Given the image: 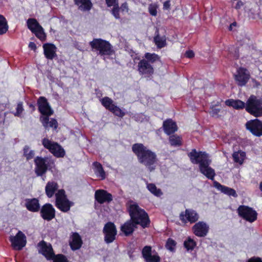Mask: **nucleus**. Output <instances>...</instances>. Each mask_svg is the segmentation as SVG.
Returning <instances> with one entry per match:
<instances>
[{"label": "nucleus", "instance_id": "nucleus-23", "mask_svg": "<svg viewBox=\"0 0 262 262\" xmlns=\"http://www.w3.org/2000/svg\"><path fill=\"white\" fill-rule=\"evenodd\" d=\"M213 186L217 189L220 190L222 192L229 196H232L233 197H237V194L234 189L224 185H222L220 183L216 181H214Z\"/></svg>", "mask_w": 262, "mask_h": 262}, {"label": "nucleus", "instance_id": "nucleus-62", "mask_svg": "<svg viewBox=\"0 0 262 262\" xmlns=\"http://www.w3.org/2000/svg\"><path fill=\"white\" fill-rule=\"evenodd\" d=\"M220 112V108H214L212 110V114L213 115H217Z\"/></svg>", "mask_w": 262, "mask_h": 262}, {"label": "nucleus", "instance_id": "nucleus-2", "mask_svg": "<svg viewBox=\"0 0 262 262\" xmlns=\"http://www.w3.org/2000/svg\"><path fill=\"white\" fill-rule=\"evenodd\" d=\"M190 161L193 164H199L200 172L207 179L214 180L216 174L213 168L210 166L211 160L209 154L205 151H198L195 149H192L188 154Z\"/></svg>", "mask_w": 262, "mask_h": 262}, {"label": "nucleus", "instance_id": "nucleus-21", "mask_svg": "<svg viewBox=\"0 0 262 262\" xmlns=\"http://www.w3.org/2000/svg\"><path fill=\"white\" fill-rule=\"evenodd\" d=\"M59 187L58 183L54 181H49L45 186V193L48 198H52Z\"/></svg>", "mask_w": 262, "mask_h": 262}, {"label": "nucleus", "instance_id": "nucleus-59", "mask_svg": "<svg viewBox=\"0 0 262 262\" xmlns=\"http://www.w3.org/2000/svg\"><path fill=\"white\" fill-rule=\"evenodd\" d=\"M29 48L31 50L35 51L36 49V46L34 42H30L29 43Z\"/></svg>", "mask_w": 262, "mask_h": 262}, {"label": "nucleus", "instance_id": "nucleus-14", "mask_svg": "<svg viewBox=\"0 0 262 262\" xmlns=\"http://www.w3.org/2000/svg\"><path fill=\"white\" fill-rule=\"evenodd\" d=\"M138 71L140 75L149 77L154 73L153 65L150 64L145 59H141L138 62Z\"/></svg>", "mask_w": 262, "mask_h": 262}, {"label": "nucleus", "instance_id": "nucleus-51", "mask_svg": "<svg viewBox=\"0 0 262 262\" xmlns=\"http://www.w3.org/2000/svg\"><path fill=\"white\" fill-rule=\"evenodd\" d=\"M208 230H194V233L195 235L199 237H204L207 234Z\"/></svg>", "mask_w": 262, "mask_h": 262}, {"label": "nucleus", "instance_id": "nucleus-56", "mask_svg": "<svg viewBox=\"0 0 262 262\" xmlns=\"http://www.w3.org/2000/svg\"><path fill=\"white\" fill-rule=\"evenodd\" d=\"M27 104L29 106V108L31 109L32 112H33L35 111L36 108L35 102H27Z\"/></svg>", "mask_w": 262, "mask_h": 262}, {"label": "nucleus", "instance_id": "nucleus-32", "mask_svg": "<svg viewBox=\"0 0 262 262\" xmlns=\"http://www.w3.org/2000/svg\"><path fill=\"white\" fill-rule=\"evenodd\" d=\"M144 57V59L151 65L157 61H160V57L156 53H146Z\"/></svg>", "mask_w": 262, "mask_h": 262}, {"label": "nucleus", "instance_id": "nucleus-26", "mask_svg": "<svg viewBox=\"0 0 262 262\" xmlns=\"http://www.w3.org/2000/svg\"><path fill=\"white\" fill-rule=\"evenodd\" d=\"M225 103L226 105L232 107L235 110L246 108V103L239 99H229L226 100Z\"/></svg>", "mask_w": 262, "mask_h": 262}, {"label": "nucleus", "instance_id": "nucleus-40", "mask_svg": "<svg viewBox=\"0 0 262 262\" xmlns=\"http://www.w3.org/2000/svg\"><path fill=\"white\" fill-rule=\"evenodd\" d=\"M184 246L187 250H192L196 246V243L190 237H188L184 243Z\"/></svg>", "mask_w": 262, "mask_h": 262}, {"label": "nucleus", "instance_id": "nucleus-6", "mask_svg": "<svg viewBox=\"0 0 262 262\" xmlns=\"http://www.w3.org/2000/svg\"><path fill=\"white\" fill-rule=\"evenodd\" d=\"M36 104L38 112L42 115L39 118L40 121L42 125H45L50 120L49 117L54 114V111L45 97H39L37 100Z\"/></svg>", "mask_w": 262, "mask_h": 262}, {"label": "nucleus", "instance_id": "nucleus-54", "mask_svg": "<svg viewBox=\"0 0 262 262\" xmlns=\"http://www.w3.org/2000/svg\"><path fill=\"white\" fill-rule=\"evenodd\" d=\"M184 55L187 58H191L194 57V53L192 50H189L186 51Z\"/></svg>", "mask_w": 262, "mask_h": 262}, {"label": "nucleus", "instance_id": "nucleus-8", "mask_svg": "<svg viewBox=\"0 0 262 262\" xmlns=\"http://www.w3.org/2000/svg\"><path fill=\"white\" fill-rule=\"evenodd\" d=\"M237 211L240 217L250 223L253 222L257 219V213L256 211L248 206L240 205Z\"/></svg>", "mask_w": 262, "mask_h": 262}, {"label": "nucleus", "instance_id": "nucleus-13", "mask_svg": "<svg viewBox=\"0 0 262 262\" xmlns=\"http://www.w3.org/2000/svg\"><path fill=\"white\" fill-rule=\"evenodd\" d=\"M246 127L255 136L260 137L262 135V121L258 119L247 121Z\"/></svg>", "mask_w": 262, "mask_h": 262}, {"label": "nucleus", "instance_id": "nucleus-39", "mask_svg": "<svg viewBox=\"0 0 262 262\" xmlns=\"http://www.w3.org/2000/svg\"><path fill=\"white\" fill-rule=\"evenodd\" d=\"M177 243L175 241L171 238H168L165 244V248L170 251L173 252L176 250Z\"/></svg>", "mask_w": 262, "mask_h": 262}, {"label": "nucleus", "instance_id": "nucleus-37", "mask_svg": "<svg viewBox=\"0 0 262 262\" xmlns=\"http://www.w3.org/2000/svg\"><path fill=\"white\" fill-rule=\"evenodd\" d=\"M169 141L171 145L173 146H179L182 145V138L177 135L170 136Z\"/></svg>", "mask_w": 262, "mask_h": 262}, {"label": "nucleus", "instance_id": "nucleus-52", "mask_svg": "<svg viewBox=\"0 0 262 262\" xmlns=\"http://www.w3.org/2000/svg\"><path fill=\"white\" fill-rule=\"evenodd\" d=\"M239 152H234L233 154H232V157H233V160L235 162H236V163H239L241 164H242L243 163V159L242 160H240L239 159Z\"/></svg>", "mask_w": 262, "mask_h": 262}, {"label": "nucleus", "instance_id": "nucleus-27", "mask_svg": "<svg viewBox=\"0 0 262 262\" xmlns=\"http://www.w3.org/2000/svg\"><path fill=\"white\" fill-rule=\"evenodd\" d=\"M49 151L57 158H63L66 155L64 149L57 142L53 144Z\"/></svg>", "mask_w": 262, "mask_h": 262}, {"label": "nucleus", "instance_id": "nucleus-50", "mask_svg": "<svg viewBox=\"0 0 262 262\" xmlns=\"http://www.w3.org/2000/svg\"><path fill=\"white\" fill-rule=\"evenodd\" d=\"M105 3L107 7H116L119 5L118 0H105Z\"/></svg>", "mask_w": 262, "mask_h": 262}, {"label": "nucleus", "instance_id": "nucleus-22", "mask_svg": "<svg viewBox=\"0 0 262 262\" xmlns=\"http://www.w3.org/2000/svg\"><path fill=\"white\" fill-rule=\"evenodd\" d=\"M74 204V203L69 201L68 199L55 201V206L63 212L69 211Z\"/></svg>", "mask_w": 262, "mask_h": 262}, {"label": "nucleus", "instance_id": "nucleus-35", "mask_svg": "<svg viewBox=\"0 0 262 262\" xmlns=\"http://www.w3.org/2000/svg\"><path fill=\"white\" fill-rule=\"evenodd\" d=\"M8 30V25L6 18L0 14V35L5 34Z\"/></svg>", "mask_w": 262, "mask_h": 262}, {"label": "nucleus", "instance_id": "nucleus-46", "mask_svg": "<svg viewBox=\"0 0 262 262\" xmlns=\"http://www.w3.org/2000/svg\"><path fill=\"white\" fill-rule=\"evenodd\" d=\"M53 260V262H68L67 257L62 254H54V257L51 259Z\"/></svg>", "mask_w": 262, "mask_h": 262}, {"label": "nucleus", "instance_id": "nucleus-9", "mask_svg": "<svg viewBox=\"0 0 262 262\" xmlns=\"http://www.w3.org/2000/svg\"><path fill=\"white\" fill-rule=\"evenodd\" d=\"M236 83L239 86H245L250 78L248 70L243 67L237 69L236 73L233 75Z\"/></svg>", "mask_w": 262, "mask_h": 262}, {"label": "nucleus", "instance_id": "nucleus-42", "mask_svg": "<svg viewBox=\"0 0 262 262\" xmlns=\"http://www.w3.org/2000/svg\"><path fill=\"white\" fill-rule=\"evenodd\" d=\"M57 192L55 193V201L61 200L62 199H66L67 198V196L66 194V191L64 189H58Z\"/></svg>", "mask_w": 262, "mask_h": 262}, {"label": "nucleus", "instance_id": "nucleus-58", "mask_svg": "<svg viewBox=\"0 0 262 262\" xmlns=\"http://www.w3.org/2000/svg\"><path fill=\"white\" fill-rule=\"evenodd\" d=\"M243 2H242L241 1H238L235 6V8L237 10L241 8L242 6H243Z\"/></svg>", "mask_w": 262, "mask_h": 262}, {"label": "nucleus", "instance_id": "nucleus-43", "mask_svg": "<svg viewBox=\"0 0 262 262\" xmlns=\"http://www.w3.org/2000/svg\"><path fill=\"white\" fill-rule=\"evenodd\" d=\"M209 226L204 222L200 221L195 223L191 229H209Z\"/></svg>", "mask_w": 262, "mask_h": 262}, {"label": "nucleus", "instance_id": "nucleus-38", "mask_svg": "<svg viewBox=\"0 0 262 262\" xmlns=\"http://www.w3.org/2000/svg\"><path fill=\"white\" fill-rule=\"evenodd\" d=\"M41 41H45L46 39V35L43 28L41 26L34 32H32Z\"/></svg>", "mask_w": 262, "mask_h": 262}, {"label": "nucleus", "instance_id": "nucleus-63", "mask_svg": "<svg viewBox=\"0 0 262 262\" xmlns=\"http://www.w3.org/2000/svg\"><path fill=\"white\" fill-rule=\"evenodd\" d=\"M239 154H240V156H241V157H244V156H245V152H243V151L239 153Z\"/></svg>", "mask_w": 262, "mask_h": 262}, {"label": "nucleus", "instance_id": "nucleus-7", "mask_svg": "<svg viewBox=\"0 0 262 262\" xmlns=\"http://www.w3.org/2000/svg\"><path fill=\"white\" fill-rule=\"evenodd\" d=\"M246 110L256 117L262 116V101L255 96H251L247 101Z\"/></svg>", "mask_w": 262, "mask_h": 262}, {"label": "nucleus", "instance_id": "nucleus-16", "mask_svg": "<svg viewBox=\"0 0 262 262\" xmlns=\"http://www.w3.org/2000/svg\"><path fill=\"white\" fill-rule=\"evenodd\" d=\"M39 253L44 255L47 259H51L54 256V253L51 245L47 244L43 241L39 242L37 245Z\"/></svg>", "mask_w": 262, "mask_h": 262}, {"label": "nucleus", "instance_id": "nucleus-64", "mask_svg": "<svg viewBox=\"0 0 262 262\" xmlns=\"http://www.w3.org/2000/svg\"><path fill=\"white\" fill-rule=\"evenodd\" d=\"M259 189L262 192V181L259 184Z\"/></svg>", "mask_w": 262, "mask_h": 262}, {"label": "nucleus", "instance_id": "nucleus-29", "mask_svg": "<svg viewBox=\"0 0 262 262\" xmlns=\"http://www.w3.org/2000/svg\"><path fill=\"white\" fill-rule=\"evenodd\" d=\"M93 165L94 172L96 176L101 180H104L105 178V172L102 165L98 162H94Z\"/></svg>", "mask_w": 262, "mask_h": 262}, {"label": "nucleus", "instance_id": "nucleus-49", "mask_svg": "<svg viewBox=\"0 0 262 262\" xmlns=\"http://www.w3.org/2000/svg\"><path fill=\"white\" fill-rule=\"evenodd\" d=\"M119 12L120 7L119 5L113 7L111 11V14L116 19H120L121 18Z\"/></svg>", "mask_w": 262, "mask_h": 262}, {"label": "nucleus", "instance_id": "nucleus-5", "mask_svg": "<svg viewBox=\"0 0 262 262\" xmlns=\"http://www.w3.org/2000/svg\"><path fill=\"white\" fill-rule=\"evenodd\" d=\"M89 44L92 51L98 52V55L110 56L114 53L109 41L101 38H94Z\"/></svg>", "mask_w": 262, "mask_h": 262}, {"label": "nucleus", "instance_id": "nucleus-20", "mask_svg": "<svg viewBox=\"0 0 262 262\" xmlns=\"http://www.w3.org/2000/svg\"><path fill=\"white\" fill-rule=\"evenodd\" d=\"M25 206L28 210L32 212H38L40 207L39 200L37 198L26 199Z\"/></svg>", "mask_w": 262, "mask_h": 262}, {"label": "nucleus", "instance_id": "nucleus-57", "mask_svg": "<svg viewBox=\"0 0 262 262\" xmlns=\"http://www.w3.org/2000/svg\"><path fill=\"white\" fill-rule=\"evenodd\" d=\"M170 0H167L163 4V9L168 10L170 9Z\"/></svg>", "mask_w": 262, "mask_h": 262}, {"label": "nucleus", "instance_id": "nucleus-61", "mask_svg": "<svg viewBox=\"0 0 262 262\" xmlns=\"http://www.w3.org/2000/svg\"><path fill=\"white\" fill-rule=\"evenodd\" d=\"M248 262H262L259 258H251Z\"/></svg>", "mask_w": 262, "mask_h": 262}, {"label": "nucleus", "instance_id": "nucleus-30", "mask_svg": "<svg viewBox=\"0 0 262 262\" xmlns=\"http://www.w3.org/2000/svg\"><path fill=\"white\" fill-rule=\"evenodd\" d=\"M104 235V241L108 244L112 243L116 238L117 230H103Z\"/></svg>", "mask_w": 262, "mask_h": 262}, {"label": "nucleus", "instance_id": "nucleus-11", "mask_svg": "<svg viewBox=\"0 0 262 262\" xmlns=\"http://www.w3.org/2000/svg\"><path fill=\"white\" fill-rule=\"evenodd\" d=\"M9 240L12 248L16 250H21L27 243L26 235L20 230L16 235L10 236Z\"/></svg>", "mask_w": 262, "mask_h": 262}, {"label": "nucleus", "instance_id": "nucleus-18", "mask_svg": "<svg viewBox=\"0 0 262 262\" xmlns=\"http://www.w3.org/2000/svg\"><path fill=\"white\" fill-rule=\"evenodd\" d=\"M163 128L164 133L167 135H170L178 130V126L176 122L171 119H167L163 122Z\"/></svg>", "mask_w": 262, "mask_h": 262}, {"label": "nucleus", "instance_id": "nucleus-47", "mask_svg": "<svg viewBox=\"0 0 262 262\" xmlns=\"http://www.w3.org/2000/svg\"><path fill=\"white\" fill-rule=\"evenodd\" d=\"M16 112L14 113V115L16 117H21V114L24 111L23 103V102H19L16 108Z\"/></svg>", "mask_w": 262, "mask_h": 262}, {"label": "nucleus", "instance_id": "nucleus-33", "mask_svg": "<svg viewBox=\"0 0 262 262\" xmlns=\"http://www.w3.org/2000/svg\"><path fill=\"white\" fill-rule=\"evenodd\" d=\"M28 28L32 32H34L38 28L41 27L37 20L35 18H30L27 21Z\"/></svg>", "mask_w": 262, "mask_h": 262}, {"label": "nucleus", "instance_id": "nucleus-3", "mask_svg": "<svg viewBox=\"0 0 262 262\" xmlns=\"http://www.w3.org/2000/svg\"><path fill=\"white\" fill-rule=\"evenodd\" d=\"M132 149L140 164L145 166L150 172L155 170L158 159L155 152L142 143L134 144Z\"/></svg>", "mask_w": 262, "mask_h": 262}, {"label": "nucleus", "instance_id": "nucleus-45", "mask_svg": "<svg viewBox=\"0 0 262 262\" xmlns=\"http://www.w3.org/2000/svg\"><path fill=\"white\" fill-rule=\"evenodd\" d=\"M41 142L43 147L49 150L55 142L51 141L48 138H45L42 139Z\"/></svg>", "mask_w": 262, "mask_h": 262}, {"label": "nucleus", "instance_id": "nucleus-19", "mask_svg": "<svg viewBox=\"0 0 262 262\" xmlns=\"http://www.w3.org/2000/svg\"><path fill=\"white\" fill-rule=\"evenodd\" d=\"M43 53L45 57L48 59L52 60L57 57L56 53V47L51 43H46L43 45Z\"/></svg>", "mask_w": 262, "mask_h": 262}, {"label": "nucleus", "instance_id": "nucleus-15", "mask_svg": "<svg viewBox=\"0 0 262 262\" xmlns=\"http://www.w3.org/2000/svg\"><path fill=\"white\" fill-rule=\"evenodd\" d=\"M113 195L106 190L99 189L95 191V199L98 203H110L113 200Z\"/></svg>", "mask_w": 262, "mask_h": 262}, {"label": "nucleus", "instance_id": "nucleus-60", "mask_svg": "<svg viewBox=\"0 0 262 262\" xmlns=\"http://www.w3.org/2000/svg\"><path fill=\"white\" fill-rule=\"evenodd\" d=\"M121 9V10L122 11H124V10H128V6H127V3H123L121 6V7L120 8V9Z\"/></svg>", "mask_w": 262, "mask_h": 262}, {"label": "nucleus", "instance_id": "nucleus-31", "mask_svg": "<svg viewBox=\"0 0 262 262\" xmlns=\"http://www.w3.org/2000/svg\"><path fill=\"white\" fill-rule=\"evenodd\" d=\"M101 104L107 110L111 111L115 104L114 101L110 97L105 96L100 100Z\"/></svg>", "mask_w": 262, "mask_h": 262}, {"label": "nucleus", "instance_id": "nucleus-53", "mask_svg": "<svg viewBox=\"0 0 262 262\" xmlns=\"http://www.w3.org/2000/svg\"><path fill=\"white\" fill-rule=\"evenodd\" d=\"M103 229H116L115 224L111 222H107L104 225Z\"/></svg>", "mask_w": 262, "mask_h": 262}, {"label": "nucleus", "instance_id": "nucleus-36", "mask_svg": "<svg viewBox=\"0 0 262 262\" xmlns=\"http://www.w3.org/2000/svg\"><path fill=\"white\" fill-rule=\"evenodd\" d=\"M23 155L26 160L29 161L34 157L35 151L33 150H30L29 146L25 145L23 148Z\"/></svg>", "mask_w": 262, "mask_h": 262}, {"label": "nucleus", "instance_id": "nucleus-4", "mask_svg": "<svg viewBox=\"0 0 262 262\" xmlns=\"http://www.w3.org/2000/svg\"><path fill=\"white\" fill-rule=\"evenodd\" d=\"M35 164L34 172L37 177H42L45 181L47 170H51L55 166L54 161L48 157L37 156L34 160Z\"/></svg>", "mask_w": 262, "mask_h": 262}, {"label": "nucleus", "instance_id": "nucleus-34", "mask_svg": "<svg viewBox=\"0 0 262 262\" xmlns=\"http://www.w3.org/2000/svg\"><path fill=\"white\" fill-rule=\"evenodd\" d=\"M146 187L150 193L156 196H160L163 194L161 190L158 188L154 183H149L147 182Z\"/></svg>", "mask_w": 262, "mask_h": 262}, {"label": "nucleus", "instance_id": "nucleus-41", "mask_svg": "<svg viewBox=\"0 0 262 262\" xmlns=\"http://www.w3.org/2000/svg\"><path fill=\"white\" fill-rule=\"evenodd\" d=\"M110 112L113 113L115 116L121 118H122L123 116H124L126 114L119 107L116 105H115V106L112 107V109Z\"/></svg>", "mask_w": 262, "mask_h": 262}, {"label": "nucleus", "instance_id": "nucleus-24", "mask_svg": "<svg viewBox=\"0 0 262 262\" xmlns=\"http://www.w3.org/2000/svg\"><path fill=\"white\" fill-rule=\"evenodd\" d=\"M74 2L78 9L82 12L89 11L93 7L91 0H74Z\"/></svg>", "mask_w": 262, "mask_h": 262}, {"label": "nucleus", "instance_id": "nucleus-1", "mask_svg": "<svg viewBox=\"0 0 262 262\" xmlns=\"http://www.w3.org/2000/svg\"><path fill=\"white\" fill-rule=\"evenodd\" d=\"M130 219L121 226L120 229H135L140 225L142 228H148L150 221L148 214L136 203L131 204L128 209Z\"/></svg>", "mask_w": 262, "mask_h": 262}, {"label": "nucleus", "instance_id": "nucleus-28", "mask_svg": "<svg viewBox=\"0 0 262 262\" xmlns=\"http://www.w3.org/2000/svg\"><path fill=\"white\" fill-rule=\"evenodd\" d=\"M82 241L80 236L76 232L74 233L71 237L70 245L73 250L79 249L82 245Z\"/></svg>", "mask_w": 262, "mask_h": 262}, {"label": "nucleus", "instance_id": "nucleus-55", "mask_svg": "<svg viewBox=\"0 0 262 262\" xmlns=\"http://www.w3.org/2000/svg\"><path fill=\"white\" fill-rule=\"evenodd\" d=\"M122 233H120V235H124L126 236H129L132 234L134 230H121Z\"/></svg>", "mask_w": 262, "mask_h": 262}, {"label": "nucleus", "instance_id": "nucleus-44", "mask_svg": "<svg viewBox=\"0 0 262 262\" xmlns=\"http://www.w3.org/2000/svg\"><path fill=\"white\" fill-rule=\"evenodd\" d=\"M58 125L57 121L54 118H51L50 121L49 120L48 121H47V124L43 126L45 128L50 127L53 128L54 129H56L58 127Z\"/></svg>", "mask_w": 262, "mask_h": 262}, {"label": "nucleus", "instance_id": "nucleus-10", "mask_svg": "<svg viewBox=\"0 0 262 262\" xmlns=\"http://www.w3.org/2000/svg\"><path fill=\"white\" fill-rule=\"evenodd\" d=\"M39 214L43 220L49 222L55 217L56 210L51 204L47 203L40 207Z\"/></svg>", "mask_w": 262, "mask_h": 262}, {"label": "nucleus", "instance_id": "nucleus-25", "mask_svg": "<svg viewBox=\"0 0 262 262\" xmlns=\"http://www.w3.org/2000/svg\"><path fill=\"white\" fill-rule=\"evenodd\" d=\"M154 41L157 47L159 49H161L166 46V38L165 35L161 36L159 33V29L156 28L155 32V36L154 37Z\"/></svg>", "mask_w": 262, "mask_h": 262}, {"label": "nucleus", "instance_id": "nucleus-48", "mask_svg": "<svg viewBox=\"0 0 262 262\" xmlns=\"http://www.w3.org/2000/svg\"><path fill=\"white\" fill-rule=\"evenodd\" d=\"M158 6L155 4H151L148 6V12L149 14L154 16L157 15Z\"/></svg>", "mask_w": 262, "mask_h": 262}, {"label": "nucleus", "instance_id": "nucleus-12", "mask_svg": "<svg viewBox=\"0 0 262 262\" xmlns=\"http://www.w3.org/2000/svg\"><path fill=\"white\" fill-rule=\"evenodd\" d=\"M179 219L182 223L184 224H186L188 222L193 224L198 221L199 215L196 211L192 209H186L185 211L180 213Z\"/></svg>", "mask_w": 262, "mask_h": 262}, {"label": "nucleus", "instance_id": "nucleus-17", "mask_svg": "<svg viewBox=\"0 0 262 262\" xmlns=\"http://www.w3.org/2000/svg\"><path fill=\"white\" fill-rule=\"evenodd\" d=\"M142 256L146 262H160V257L158 254H151V247L145 246L142 251Z\"/></svg>", "mask_w": 262, "mask_h": 262}]
</instances>
